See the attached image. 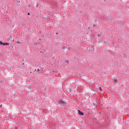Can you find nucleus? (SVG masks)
Segmentation results:
<instances>
[{
  "label": "nucleus",
  "mask_w": 129,
  "mask_h": 129,
  "mask_svg": "<svg viewBox=\"0 0 129 129\" xmlns=\"http://www.w3.org/2000/svg\"><path fill=\"white\" fill-rule=\"evenodd\" d=\"M58 103L61 105L67 104L68 103V101H63L62 100H60Z\"/></svg>",
  "instance_id": "1"
},
{
  "label": "nucleus",
  "mask_w": 129,
  "mask_h": 129,
  "mask_svg": "<svg viewBox=\"0 0 129 129\" xmlns=\"http://www.w3.org/2000/svg\"><path fill=\"white\" fill-rule=\"evenodd\" d=\"M0 45H3V46H9L10 44L8 43H3L2 41H1Z\"/></svg>",
  "instance_id": "2"
},
{
  "label": "nucleus",
  "mask_w": 129,
  "mask_h": 129,
  "mask_svg": "<svg viewBox=\"0 0 129 129\" xmlns=\"http://www.w3.org/2000/svg\"><path fill=\"white\" fill-rule=\"evenodd\" d=\"M78 114H80V115H84V113L83 112L80 111V110H78Z\"/></svg>",
  "instance_id": "3"
},
{
  "label": "nucleus",
  "mask_w": 129,
  "mask_h": 129,
  "mask_svg": "<svg viewBox=\"0 0 129 129\" xmlns=\"http://www.w3.org/2000/svg\"><path fill=\"white\" fill-rule=\"evenodd\" d=\"M113 82H114V83H117V80H113Z\"/></svg>",
  "instance_id": "4"
},
{
  "label": "nucleus",
  "mask_w": 129,
  "mask_h": 129,
  "mask_svg": "<svg viewBox=\"0 0 129 129\" xmlns=\"http://www.w3.org/2000/svg\"><path fill=\"white\" fill-rule=\"evenodd\" d=\"M10 38H11V39H12L13 42H14V41H15V39H13V36H10Z\"/></svg>",
  "instance_id": "5"
},
{
  "label": "nucleus",
  "mask_w": 129,
  "mask_h": 129,
  "mask_svg": "<svg viewBox=\"0 0 129 129\" xmlns=\"http://www.w3.org/2000/svg\"><path fill=\"white\" fill-rule=\"evenodd\" d=\"M99 91H102V89H101V87L99 88Z\"/></svg>",
  "instance_id": "6"
},
{
  "label": "nucleus",
  "mask_w": 129,
  "mask_h": 129,
  "mask_svg": "<svg viewBox=\"0 0 129 129\" xmlns=\"http://www.w3.org/2000/svg\"><path fill=\"white\" fill-rule=\"evenodd\" d=\"M88 29H89V30H90V29H91V26H88Z\"/></svg>",
  "instance_id": "7"
},
{
  "label": "nucleus",
  "mask_w": 129,
  "mask_h": 129,
  "mask_svg": "<svg viewBox=\"0 0 129 129\" xmlns=\"http://www.w3.org/2000/svg\"><path fill=\"white\" fill-rule=\"evenodd\" d=\"M38 6H39V4H36V8H38Z\"/></svg>",
  "instance_id": "8"
},
{
  "label": "nucleus",
  "mask_w": 129,
  "mask_h": 129,
  "mask_svg": "<svg viewBox=\"0 0 129 129\" xmlns=\"http://www.w3.org/2000/svg\"><path fill=\"white\" fill-rule=\"evenodd\" d=\"M18 44H20V42L18 41L17 42Z\"/></svg>",
  "instance_id": "9"
},
{
  "label": "nucleus",
  "mask_w": 129,
  "mask_h": 129,
  "mask_svg": "<svg viewBox=\"0 0 129 129\" xmlns=\"http://www.w3.org/2000/svg\"><path fill=\"white\" fill-rule=\"evenodd\" d=\"M28 15H30V13H28Z\"/></svg>",
  "instance_id": "10"
},
{
  "label": "nucleus",
  "mask_w": 129,
  "mask_h": 129,
  "mask_svg": "<svg viewBox=\"0 0 129 129\" xmlns=\"http://www.w3.org/2000/svg\"><path fill=\"white\" fill-rule=\"evenodd\" d=\"M93 27H95V25H93Z\"/></svg>",
  "instance_id": "11"
},
{
  "label": "nucleus",
  "mask_w": 129,
  "mask_h": 129,
  "mask_svg": "<svg viewBox=\"0 0 129 129\" xmlns=\"http://www.w3.org/2000/svg\"><path fill=\"white\" fill-rule=\"evenodd\" d=\"M2 106H3V105H1V107H2Z\"/></svg>",
  "instance_id": "12"
},
{
  "label": "nucleus",
  "mask_w": 129,
  "mask_h": 129,
  "mask_svg": "<svg viewBox=\"0 0 129 129\" xmlns=\"http://www.w3.org/2000/svg\"><path fill=\"white\" fill-rule=\"evenodd\" d=\"M38 71H40V70L38 69Z\"/></svg>",
  "instance_id": "13"
},
{
  "label": "nucleus",
  "mask_w": 129,
  "mask_h": 129,
  "mask_svg": "<svg viewBox=\"0 0 129 129\" xmlns=\"http://www.w3.org/2000/svg\"><path fill=\"white\" fill-rule=\"evenodd\" d=\"M56 35H57V34H58V33H56Z\"/></svg>",
  "instance_id": "14"
}]
</instances>
